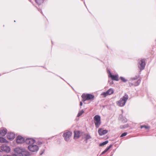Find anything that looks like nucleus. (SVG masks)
Masks as SVG:
<instances>
[{"mask_svg":"<svg viewBox=\"0 0 156 156\" xmlns=\"http://www.w3.org/2000/svg\"><path fill=\"white\" fill-rule=\"evenodd\" d=\"M137 77H135L131 78V80H132L133 81V80H135L137 79Z\"/></svg>","mask_w":156,"mask_h":156,"instance_id":"29","label":"nucleus"},{"mask_svg":"<svg viewBox=\"0 0 156 156\" xmlns=\"http://www.w3.org/2000/svg\"><path fill=\"white\" fill-rule=\"evenodd\" d=\"M80 106H81L82 105V102H80Z\"/></svg>","mask_w":156,"mask_h":156,"instance_id":"30","label":"nucleus"},{"mask_svg":"<svg viewBox=\"0 0 156 156\" xmlns=\"http://www.w3.org/2000/svg\"><path fill=\"white\" fill-rule=\"evenodd\" d=\"M94 120L96 127L98 128L101 123L100 116L98 115H95L94 117Z\"/></svg>","mask_w":156,"mask_h":156,"instance_id":"3","label":"nucleus"},{"mask_svg":"<svg viewBox=\"0 0 156 156\" xmlns=\"http://www.w3.org/2000/svg\"><path fill=\"white\" fill-rule=\"evenodd\" d=\"M108 143V140H106V141L103 142V143L100 144H99V146H104V145L107 144Z\"/></svg>","mask_w":156,"mask_h":156,"instance_id":"19","label":"nucleus"},{"mask_svg":"<svg viewBox=\"0 0 156 156\" xmlns=\"http://www.w3.org/2000/svg\"><path fill=\"white\" fill-rule=\"evenodd\" d=\"M108 72L109 73L108 76L109 77H111L112 80L116 81H118V76L117 75H113L112 74L111 72L109 70H108Z\"/></svg>","mask_w":156,"mask_h":156,"instance_id":"8","label":"nucleus"},{"mask_svg":"<svg viewBox=\"0 0 156 156\" xmlns=\"http://www.w3.org/2000/svg\"><path fill=\"white\" fill-rule=\"evenodd\" d=\"M141 129H142L143 128H145L146 129H148L149 128V127L148 126H147L145 125L142 126H141Z\"/></svg>","mask_w":156,"mask_h":156,"instance_id":"23","label":"nucleus"},{"mask_svg":"<svg viewBox=\"0 0 156 156\" xmlns=\"http://www.w3.org/2000/svg\"><path fill=\"white\" fill-rule=\"evenodd\" d=\"M120 78L121 79V80L124 82H125L127 81V80L123 77H120Z\"/></svg>","mask_w":156,"mask_h":156,"instance_id":"25","label":"nucleus"},{"mask_svg":"<svg viewBox=\"0 0 156 156\" xmlns=\"http://www.w3.org/2000/svg\"><path fill=\"white\" fill-rule=\"evenodd\" d=\"M35 1L37 4L40 5L44 2V0H35Z\"/></svg>","mask_w":156,"mask_h":156,"instance_id":"18","label":"nucleus"},{"mask_svg":"<svg viewBox=\"0 0 156 156\" xmlns=\"http://www.w3.org/2000/svg\"><path fill=\"white\" fill-rule=\"evenodd\" d=\"M28 149L31 152H36L38 151L39 148L38 146L36 145H30L28 147Z\"/></svg>","mask_w":156,"mask_h":156,"instance_id":"4","label":"nucleus"},{"mask_svg":"<svg viewBox=\"0 0 156 156\" xmlns=\"http://www.w3.org/2000/svg\"><path fill=\"white\" fill-rule=\"evenodd\" d=\"M108 151L105 149L104 151H103L101 153V154H103L105 153Z\"/></svg>","mask_w":156,"mask_h":156,"instance_id":"28","label":"nucleus"},{"mask_svg":"<svg viewBox=\"0 0 156 156\" xmlns=\"http://www.w3.org/2000/svg\"><path fill=\"white\" fill-rule=\"evenodd\" d=\"M72 134V133L70 131H67L64 133L63 136L65 140L68 141L69 140Z\"/></svg>","mask_w":156,"mask_h":156,"instance_id":"5","label":"nucleus"},{"mask_svg":"<svg viewBox=\"0 0 156 156\" xmlns=\"http://www.w3.org/2000/svg\"><path fill=\"white\" fill-rule=\"evenodd\" d=\"M138 63V67L140 70H141L144 69L145 66V60L144 59L141 60Z\"/></svg>","mask_w":156,"mask_h":156,"instance_id":"6","label":"nucleus"},{"mask_svg":"<svg viewBox=\"0 0 156 156\" xmlns=\"http://www.w3.org/2000/svg\"><path fill=\"white\" fill-rule=\"evenodd\" d=\"M122 121L123 122H126L127 121V119L126 118H123L122 119Z\"/></svg>","mask_w":156,"mask_h":156,"instance_id":"24","label":"nucleus"},{"mask_svg":"<svg viewBox=\"0 0 156 156\" xmlns=\"http://www.w3.org/2000/svg\"><path fill=\"white\" fill-rule=\"evenodd\" d=\"M16 142L18 144H22L24 142V139L21 136H18L16 138Z\"/></svg>","mask_w":156,"mask_h":156,"instance_id":"10","label":"nucleus"},{"mask_svg":"<svg viewBox=\"0 0 156 156\" xmlns=\"http://www.w3.org/2000/svg\"><path fill=\"white\" fill-rule=\"evenodd\" d=\"M7 132L6 129L1 128L0 129V136H5Z\"/></svg>","mask_w":156,"mask_h":156,"instance_id":"14","label":"nucleus"},{"mask_svg":"<svg viewBox=\"0 0 156 156\" xmlns=\"http://www.w3.org/2000/svg\"><path fill=\"white\" fill-rule=\"evenodd\" d=\"M127 134V133H124L122 134V135L120 136V137H122L125 136Z\"/></svg>","mask_w":156,"mask_h":156,"instance_id":"26","label":"nucleus"},{"mask_svg":"<svg viewBox=\"0 0 156 156\" xmlns=\"http://www.w3.org/2000/svg\"><path fill=\"white\" fill-rule=\"evenodd\" d=\"M23 154L25 156H28L30 155V153L28 151L24 152Z\"/></svg>","mask_w":156,"mask_h":156,"instance_id":"22","label":"nucleus"},{"mask_svg":"<svg viewBox=\"0 0 156 156\" xmlns=\"http://www.w3.org/2000/svg\"><path fill=\"white\" fill-rule=\"evenodd\" d=\"M25 142L27 144H29V145L34 144L35 142V140L31 138H28L26 140Z\"/></svg>","mask_w":156,"mask_h":156,"instance_id":"12","label":"nucleus"},{"mask_svg":"<svg viewBox=\"0 0 156 156\" xmlns=\"http://www.w3.org/2000/svg\"><path fill=\"white\" fill-rule=\"evenodd\" d=\"M128 98V95L126 94L122 98H120V100L116 103L119 106L122 107L124 106L126 101Z\"/></svg>","mask_w":156,"mask_h":156,"instance_id":"1","label":"nucleus"},{"mask_svg":"<svg viewBox=\"0 0 156 156\" xmlns=\"http://www.w3.org/2000/svg\"><path fill=\"white\" fill-rule=\"evenodd\" d=\"M74 138L75 139H78L80 136V132L79 131H75L74 132Z\"/></svg>","mask_w":156,"mask_h":156,"instance_id":"16","label":"nucleus"},{"mask_svg":"<svg viewBox=\"0 0 156 156\" xmlns=\"http://www.w3.org/2000/svg\"><path fill=\"white\" fill-rule=\"evenodd\" d=\"M81 97L83 99L82 101H86L93 100L94 96L90 94H83L82 95Z\"/></svg>","mask_w":156,"mask_h":156,"instance_id":"2","label":"nucleus"},{"mask_svg":"<svg viewBox=\"0 0 156 156\" xmlns=\"http://www.w3.org/2000/svg\"><path fill=\"white\" fill-rule=\"evenodd\" d=\"M1 149L2 151L7 153L9 152L10 151V147L5 144H3L1 147Z\"/></svg>","mask_w":156,"mask_h":156,"instance_id":"7","label":"nucleus"},{"mask_svg":"<svg viewBox=\"0 0 156 156\" xmlns=\"http://www.w3.org/2000/svg\"><path fill=\"white\" fill-rule=\"evenodd\" d=\"M112 147V145H110L106 149L108 151Z\"/></svg>","mask_w":156,"mask_h":156,"instance_id":"27","label":"nucleus"},{"mask_svg":"<svg viewBox=\"0 0 156 156\" xmlns=\"http://www.w3.org/2000/svg\"><path fill=\"white\" fill-rule=\"evenodd\" d=\"M8 142V141L4 138L3 137H0V143H6Z\"/></svg>","mask_w":156,"mask_h":156,"instance_id":"17","label":"nucleus"},{"mask_svg":"<svg viewBox=\"0 0 156 156\" xmlns=\"http://www.w3.org/2000/svg\"><path fill=\"white\" fill-rule=\"evenodd\" d=\"M140 82V80H138L136 82L129 83V84L130 86H131L133 85L137 86L139 84Z\"/></svg>","mask_w":156,"mask_h":156,"instance_id":"15","label":"nucleus"},{"mask_svg":"<svg viewBox=\"0 0 156 156\" xmlns=\"http://www.w3.org/2000/svg\"><path fill=\"white\" fill-rule=\"evenodd\" d=\"M85 136L86 139V140H87L88 139L91 138V136L88 134H86Z\"/></svg>","mask_w":156,"mask_h":156,"instance_id":"20","label":"nucleus"},{"mask_svg":"<svg viewBox=\"0 0 156 156\" xmlns=\"http://www.w3.org/2000/svg\"><path fill=\"white\" fill-rule=\"evenodd\" d=\"M114 92V90L110 88L106 92H103L101 94V95H104L105 97H106L108 95H110L112 94Z\"/></svg>","mask_w":156,"mask_h":156,"instance_id":"9","label":"nucleus"},{"mask_svg":"<svg viewBox=\"0 0 156 156\" xmlns=\"http://www.w3.org/2000/svg\"><path fill=\"white\" fill-rule=\"evenodd\" d=\"M15 137V134L13 133H8L7 135V138L9 140H12Z\"/></svg>","mask_w":156,"mask_h":156,"instance_id":"13","label":"nucleus"},{"mask_svg":"<svg viewBox=\"0 0 156 156\" xmlns=\"http://www.w3.org/2000/svg\"><path fill=\"white\" fill-rule=\"evenodd\" d=\"M84 112V111L83 110H81L79 112V113L77 115V116L79 117Z\"/></svg>","mask_w":156,"mask_h":156,"instance_id":"21","label":"nucleus"},{"mask_svg":"<svg viewBox=\"0 0 156 156\" xmlns=\"http://www.w3.org/2000/svg\"><path fill=\"white\" fill-rule=\"evenodd\" d=\"M108 131L106 129H102L100 128L98 130V133L100 136L104 135L107 133Z\"/></svg>","mask_w":156,"mask_h":156,"instance_id":"11","label":"nucleus"}]
</instances>
